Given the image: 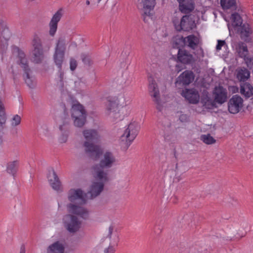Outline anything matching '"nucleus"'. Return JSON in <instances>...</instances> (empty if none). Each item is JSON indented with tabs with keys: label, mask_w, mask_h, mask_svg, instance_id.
Returning <instances> with one entry per match:
<instances>
[{
	"label": "nucleus",
	"mask_w": 253,
	"mask_h": 253,
	"mask_svg": "<svg viewBox=\"0 0 253 253\" xmlns=\"http://www.w3.org/2000/svg\"><path fill=\"white\" fill-rule=\"evenodd\" d=\"M179 2V10L186 15L183 16L180 19L174 17L172 19V23L176 31L177 32L189 31L196 27L194 16L190 14L195 8L193 0H177Z\"/></svg>",
	"instance_id": "f257e3e1"
},
{
	"label": "nucleus",
	"mask_w": 253,
	"mask_h": 253,
	"mask_svg": "<svg viewBox=\"0 0 253 253\" xmlns=\"http://www.w3.org/2000/svg\"><path fill=\"white\" fill-rule=\"evenodd\" d=\"M83 135L86 139L84 143L85 153L89 158L97 161L102 154V149L99 146L93 144V143L99 140L100 135L95 129L84 130L83 131Z\"/></svg>",
	"instance_id": "f03ea898"
},
{
	"label": "nucleus",
	"mask_w": 253,
	"mask_h": 253,
	"mask_svg": "<svg viewBox=\"0 0 253 253\" xmlns=\"http://www.w3.org/2000/svg\"><path fill=\"white\" fill-rule=\"evenodd\" d=\"M102 157L98 164L94 165L92 167V173L95 178L106 180L107 173L104 169L111 168L116 162V158L113 154L106 151L101 155Z\"/></svg>",
	"instance_id": "7ed1b4c3"
},
{
	"label": "nucleus",
	"mask_w": 253,
	"mask_h": 253,
	"mask_svg": "<svg viewBox=\"0 0 253 253\" xmlns=\"http://www.w3.org/2000/svg\"><path fill=\"white\" fill-rule=\"evenodd\" d=\"M71 117L75 126L81 127L86 122V114L83 105L79 103L73 105L71 110Z\"/></svg>",
	"instance_id": "20e7f679"
},
{
	"label": "nucleus",
	"mask_w": 253,
	"mask_h": 253,
	"mask_svg": "<svg viewBox=\"0 0 253 253\" xmlns=\"http://www.w3.org/2000/svg\"><path fill=\"white\" fill-rule=\"evenodd\" d=\"M31 45L34 62L37 64L41 63L44 58L42 40L38 34L34 35Z\"/></svg>",
	"instance_id": "39448f33"
},
{
	"label": "nucleus",
	"mask_w": 253,
	"mask_h": 253,
	"mask_svg": "<svg viewBox=\"0 0 253 253\" xmlns=\"http://www.w3.org/2000/svg\"><path fill=\"white\" fill-rule=\"evenodd\" d=\"M66 40L65 37H60L56 43L53 55L54 61L59 69L62 68L66 50Z\"/></svg>",
	"instance_id": "423d86ee"
},
{
	"label": "nucleus",
	"mask_w": 253,
	"mask_h": 253,
	"mask_svg": "<svg viewBox=\"0 0 253 253\" xmlns=\"http://www.w3.org/2000/svg\"><path fill=\"white\" fill-rule=\"evenodd\" d=\"M138 8L143 10V20L148 22L153 16L151 12L153 9L156 2L155 0H134Z\"/></svg>",
	"instance_id": "0eeeda50"
},
{
	"label": "nucleus",
	"mask_w": 253,
	"mask_h": 253,
	"mask_svg": "<svg viewBox=\"0 0 253 253\" xmlns=\"http://www.w3.org/2000/svg\"><path fill=\"white\" fill-rule=\"evenodd\" d=\"M149 91L151 96L154 98L153 101L157 104V109L161 111L163 106L161 104L159 90L155 81L153 79L149 80Z\"/></svg>",
	"instance_id": "6e6552de"
},
{
	"label": "nucleus",
	"mask_w": 253,
	"mask_h": 253,
	"mask_svg": "<svg viewBox=\"0 0 253 253\" xmlns=\"http://www.w3.org/2000/svg\"><path fill=\"white\" fill-rule=\"evenodd\" d=\"M139 130V126L137 123H130L121 137H125L127 144L129 145L137 135Z\"/></svg>",
	"instance_id": "1a4fd4ad"
},
{
	"label": "nucleus",
	"mask_w": 253,
	"mask_h": 253,
	"mask_svg": "<svg viewBox=\"0 0 253 253\" xmlns=\"http://www.w3.org/2000/svg\"><path fill=\"white\" fill-rule=\"evenodd\" d=\"M95 179H98L99 181H93L90 187L89 191L88 192V193L90 194L91 199L95 198L100 195L104 189L105 183L108 180V177H107L106 180L101 179L100 178Z\"/></svg>",
	"instance_id": "9d476101"
},
{
	"label": "nucleus",
	"mask_w": 253,
	"mask_h": 253,
	"mask_svg": "<svg viewBox=\"0 0 253 253\" xmlns=\"http://www.w3.org/2000/svg\"><path fill=\"white\" fill-rule=\"evenodd\" d=\"M67 217L69 218V220L65 222L66 229L71 233L78 231L81 228V221L76 216L73 214L67 215Z\"/></svg>",
	"instance_id": "9b49d317"
},
{
	"label": "nucleus",
	"mask_w": 253,
	"mask_h": 253,
	"mask_svg": "<svg viewBox=\"0 0 253 253\" xmlns=\"http://www.w3.org/2000/svg\"><path fill=\"white\" fill-rule=\"evenodd\" d=\"M68 200L72 203H78L82 205L86 203V200L84 196L83 191L81 189H71L68 192Z\"/></svg>",
	"instance_id": "f8f14e48"
},
{
	"label": "nucleus",
	"mask_w": 253,
	"mask_h": 253,
	"mask_svg": "<svg viewBox=\"0 0 253 253\" xmlns=\"http://www.w3.org/2000/svg\"><path fill=\"white\" fill-rule=\"evenodd\" d=\"M243 99L237 95H235L229 100L228 110L230 113L237 114L242 107Z\"/></svg>",
	"instance_id": "ddd939ff"
},
{
	"label": "nucleus",
	"mask_w": 253,
	"mask_h": 253,
	"mask_svg": "<svg viewBox=\"0 0 253 253\" xmlns=\"http://www.w3.org/2000/svg\"><path fill=\"white\" fill-rule=\"evenodd\" d=\"M106 113L115 120L120 118L118 103L115 101L107 99L106 102Z\"/></svg>",
	"instance_id": "4468645a"
},
{
	"label": "nucleus",
	"mask_w": 253,
	"mask_h": 253,
	"mask_svg": "<svg viewBox=\"0 0 253 253\" xmlns=\"http://www.w3.org/2000/svg\"><path fill=\"white\" fill-rule=\"evenodd\" d=\"M15 50L18 53L17 64L22 68L24 72H31V69L29 65V61L25 53L18 47H16Z\"/></svg>",
	"instance_id": "2eb2a0df"
},
{
	"label": "nucleus",
	"mask_w": 253,
	"mask_h": 253,
	"mask_svg": "<svg viewBox=\"0 0 253 253\" xmlns=\"http://www.w3.org/2000/svg\"><path fill=\"white\" fill-rule=\"evenodd\" d=\"M67 208L72 214L78 215L84 219L88 218L89 211L86 209L72 203L69 204Z\"/></svg>",
	"instance_id": "dca6fc26"
},
{
	"label": "nucleus",
	"mask_w": 253,
	"mask_h": 253,
	"mask_svg": "<svg viewBox=\"0 0 253 253\" xmlns=\"http://www.w3.org/2000/svg\"><path fill=\"white\" fill-rule=\"evenodd\" d=\"M195 75L192 71L186 70L177 78L175 84L186 85L191 84L194 80Z\"/></svg>",
	"instance_id": "f3484780"
},
{
	"label": "nucleus",
	"mask_w": 253,
	"mask_h": 253,
	"mask_svg": "<svg viewBox=\"0 0 253 253\" xmlns=\"http://www.w3.org/2000/svg\"><path fill=\"white\" fill-rule=\"evenodd\" d=\"M181 95L191 104H197L199 101L200 95L198 91L195 88L183 90Z\"/></svg>",
	"instance_id": "a211bd4d"
},
{
	"label": "nucleus",
	"mask_w": 253,
	"mask_h": 253,
	"mask_svg": "<svg viewBox=\"0 0 253 253\" xmlns=\"http://www.w3.org/2000/svg\"><path fill=\"white\" fill-rule=\"evenodd\" d=\"M214 101L219 104L226 101L227 98V90L222 86H215L213 92Z\"/></svg>",
	"instance_id": "6ab92c4d"
},
{
	"label": "nucleus",
	"mask_w": 253,
	"mask_h": 253,
	"mask_svg": "<svg viewBox=\"0 0 253 253\" xmlns=\"http://www.w3.org/2000/svg\"><path fill=\"white\" fill-rule=\"evenodd\" d=\"M62 16V10L59 9L52 16L49 24V34L51 37L55 35L57 29L58 23L60 20Z\"/></svg>",
	"instance_id": "aec40b11"
},
{
	"label": "nucleus",
	"mask_w": 253,
	"mask_h": 253,
	"mask_svg": "<svg viewBox=\"0 0 253 253\" xmlns=\"http://www.w3.org/2000/svg\"><path fill=\"white\" fill-rule=\"evenodd\" d=\"M48 172L47 178L51 186L55 190H59L61 182L55 171L52 169Z\"/></svg>",
	"instance_id": "412c9836"
},
{
	"label": "nucleus",
	"mask_w": 253,
	"mask_h": 253,
	"mask_svg": "<svg viewBox=\"0 0 253 253\" xmlns=\"http://www.w3.org/2000/svg\"><path fill=\"white\" fill-rule=\"evenodd\" d=\"M177 59L184 64H190L194 61V58L192 54L185 50L179 49L177 54Z\"/></svg>",
	"instance_id": "4be33fe9"
},
{
	"label": "nucleus",
	"mask_w": 253,
	"mask_h": 253,
	"mask_svg": "<svg viewBox=\"0 0 253 253\" xmlns=\"http://www.w3.org/2000/svg\"><path fill=\"white\" fill-rule=\"evenodd\" d=\"M240 34L242 40L246 42L250 41V35L252 33L250 26L248 24H244L240 28Z\"/></svg>",
	"instance_id": "5701e85b"
},
{
	"label": "nucleus",
	"mask_w": 253,
	"mask_h": 253,
	"mask_svg": "<svg viewBox=\"0 0 253 253\" xmlns=\"http://www.w3.org/2000/svg\"><path fill=\"white\" fill-rule=\"evenodd\" d=\"M64 250L63 245L59 241H56L47 248V253H62Z\"/></svg>",
	"instance_id": "b1692460"
},
{
	"label": "nucleus",
	"mask_w": 253,
	"mask_h": 253,
	"mask_svg": "<svg viewBox=\"0 0 253 253\" xmlns=\"http://www.w3.org/2000/svg\"><path fill=\"white\" fill-rule=\"evenodd\" d=\"M172 42L173 47L179 50L186 44V38L181 35H176L172 38Z\"/></svg>",
	"instance_id": "393cba45"
},
{
	"label": "nucleus",
	"mask_w": 253,
	"mask_h": 253,
	"mask_svg": "<svg viewBox=\"0 0 253 253\" xmlns=\"http://www.w3.org/2000/svg\"><path fill=\"white\" fill-rule=\"evenodd\" d=\"M185 38L187 45L192 49H196L199 44V38L194 35H189Z\"/></svg>",
	"instance_id": "a878e982"
},
{
	"label": "nucleus",
	"mask_w": 253,
	"mask_h": 253,
	"mask_svg": "<svg viewBox=\"0 0 253 253\" xmlns=\"http://www.w3.org/2000/svg\"><path fill=\"white\" fill-rule=\"evenodd\" d=\"M232 25L235 28L241 27L242 24V18L239 13L235 12L231 15Z\"/></svg>",
	"instance_id": "bb28decb"
},
{
	"label": "nucleus",
	"mask_w": 253,
	"mask_h": 253,
	"mask_svg": "<svg viewBox=\"0 0 253 253\" xmlns=\"http://www.w3.org/2000/svg\"><path fill=\"white\" fill-rule=\"evenodd\" d=\"M238 52L241 58L245 57L248 54V49L246 43L240 42L238 44Z\"/></svg>",
	"instance_id": "cd10ccee"
},
{
	"label": "nucleus",
	"mask_w": 253,
	"mask_h": 253,
	"mask_svg": "<svg viewBox=\"0 0 253 253\" xmlns=\"http://www.w3.org/2000/svg\"><path fill=\"white\" fill-rule=\"evenodd\" d=\"M18 162L17 161L9 162L7 164L6 171L12 175H14L18 169Z\"/></svg>",
	"instance_id": "c85d7f7f"
},
{
	"label": "nucleus",
	"mask_w": 253,
	"mask_h": 253,
	"mask_svg": "<svg viewBox=\"0 0 253 253\" xmlns=\"http://www.w3.org/2000/svg\"><path fill=\"white\" fill-rule=\"evenodd\" d=\"M31 72H24L23 77L25 82L27 85L30 88H33L35 85V82L34 81L33 78L31 76Z\"/></svg>",
	"instance_id": "c756f323"
},
{
	"label": "nucleus",
	"mask_w": 253,
	"mask_h": 253,
	"mask_svg": "<svg viewBox=\"0 0 253 253\" xmlns=\"http://www.w3.org/2000/svg\"><path fill=\"white\" fill-rule=\"evenodd\" d=\"M81 57L83 62L85 65L89 67L93 65V61L90 54L86 53H82Z\"/></svg>",
	"instance_id": "7c9ffc66"
},
{
	"label": "nucleus",
	"mask_w": 253,
	"mask_h": 253,
	"mask_svg": "<svg viewBox=\"0 0 253 253\" xmlns=\"http://www.w3.org/2000/svg\"><path fill=\"white\" fill-rule=\"evenodd\" d=\"M201 140L207 144H212L216 142L215 139L213 138L210 134H203L201 136Z\"/></svg>",
	"instance_id": "2f4dec72"
},
{
	"label": "nucleus",
	"mask_w": 253,
	"mask_h": 253,
	"mask_svg": "<svg viewBox=\"0 0 253 253\" xmlns=\"http://www.w3.org/2000/svg\"><path fill=\"white\" fill-rule=\"evenodd\" d=\"M69 119L65 118L63 122V124L59 126V128L61 132L69 133Z\"/></svg>",
	"instance_id": "473e14b6"
},
{
	"label": "nucleus",
	"mask_w": 253,
	"mask_h": 253,
	"mask_svg": "<svg viewBox=\"0 0 253 253\" xmlns=\"http://www.w3.org/2000/svg\"><path fill=\"white\" fill-rule=\"evenodd\" d=\"M221 5L223 9H229L236 3L235 0H220Z\"/></svg>",
	"instance_id": "72a5a7b5"
},
{
	"label": "nucleus",
	"mask_w": 253,
	"mask_h": 253,
	"mask_svg": "<svg viewBox=\"0 0 253 253\" xmlns=\"http://www.w3.org/2000/svg\"><path fill=\"white\" fill-rule=\"evenodd\" d=\"M246 89L248 90L245 91L244 88H241V92L244 91L245 93H244L246 97L249 98L252 96L253 95V87L250 84H248L245 85Z\"/></svg>",
	"instance_id": "f704fd0d"
},
{
	"label": "nucleus",
	"mask_w": 253,
	"mask_h": 253,
	"mask_svg": "<svg viewBox=\"0 0 253 253\" xmlns=\"http://www.w3.org/2000/svg\"><path fill=\"white\" fill-rule=\"evenodd\" d=\"M6 117L5 113H0V131L3 129L6 123Z\"/></svg>",
	"instance_id": "c9c22d12"
},
{
	"label": "nucleus",
	"mask_w": 253,
	"mask_h": 253,
	"mask_svg": "<svg viewBox=\"0 0 253 253\" xmlns=\"http://www.w3.org/2000/svg\"><path fill=\"white\" fill-rule=\"evenodd\" d=\"M21 118L18 115H15L11 120V125L16 126L19 125L21 123Z\"/></svg>",
	"instance_id": "e433bc0d"
},
{
	"label": "nucleus",
	"mask_w": 253,
	"mask_h": 253,
	"mask_svg": "<svg viewBox=\"0 0 253 253\" xmlns=\"http://www.w3.org/2000/svg\"><path fill=\"white\" fill-rule=\"evenodd\" d=\"M205 108L212 109L215 107V103L211 99L203 105Z\"/></svg>",
	"instance_id": "4c0bfd02"
},
{
	"label": "nucleus",
	"mask_w": 253,
	"mask_h": 253,
	"mask_svg": "<svg viewBox=\"0 0 253 253\" xmlns=\"http://www.w3.org/2000/svg\"><path fill=\"white\" fill-rule=\"evenodd\" d=\"M243 58H244L248 67L252 66L253 65V58L250 56H247V55L245 57H243Z\"/></svg>",
	"instance_id": "58836bf2"
},
{
	"label": "nucleus",
	"mask_w": 253,
	"mask_h": 253,
	"mask_svg": "<svg viewBox=\"0 0 253 253\" xmlns=\"http://www.w3.org/2000/svg\"><path fill=\"white\" fill-rule=\"evenodd\" d=\"M77 66V63L75 59L71 58L70 61V68L71 71H74Z\"/></svg>",
	"instance_id": "ea45409f"
},
{
	"label": "nucleus",
	"mask_w": 253,
	"mask_h": 253,
	"mask_svg": "<svg viewBox=\"0 0 253 253\" xmlns=\"http://www.w3.org/2000/svg\"><path fill=\"white\" fill-rule=\"evenodd\" d=\"M62 135L59 138V140L61 143H65L68 137V134L69 133H64V132H61Z\"/></svg>",
	"instance_id": "a19ab883"
},
{
	"label": "nucleus",
	"mask_w": 253,
	"mask_h": 253,
	"mask_svg": "<svg viewBox=\"0 0 253 253\" xmlns=\"http://www.w3.org/2000/svg\"><path fill=\"white\" fill-rule=\"evenodd\" d=\"M59 78H60V85L63 87V78H64V73L62 71V68L59 69Z\"/></svg>",
	"instance_id": "79ce46f5"
},
{
	"label": "nucleus",
	"mask_w": 253,
	"mask_h": 253,
	"mask_svg": "<svg viewBox=\"0 0 253 253\" xmlns=\"http://www.w3.org/2000/svg\"><path fill=\"white\" fill-rule=\"evenodd\" d=\"M225 41L218 40L217 44L216 46V49L217 50H219L221 49V47L223 46L224 44H225Z\"/></svg>",
	"instance_id": "37998d69"
},
{
	"label": "nucleus",
	"mask_w": 253,
	"mask_h": 253,
	"mask_svg": "<svg viewBox=\"0 0 253 253\" xmlns=\"http://www.w3.org/2000/svg\"><path fill=\"white\" fill-rule=\"evenodd\" d=\"M179 119L180 121L182 123L187 122L189 121V118L186 114H181L179 116Z\"/></svg>",
	"instance_id": "c03bdc74"
},
{
	"label": "nucleus",
	"mask_w": 253,
	"mask_h": 253,
	"mask_svg": "<svg viewBox=\"0 0 253 253\" xmlns=\"http://www.w3.org/2000/svg\"><path fill=\"white\" fill-rule=\"evenodd\" d=\"M210 99L211 98L207 94H206L202 97L201 102L203 105L204 104H205V102H208V101H209Z\"/></svg>",
	"instance_id": "a18cd8bd"
},
{
	"label": "nucleus",
	"mask_w": 253,
	"mask_h": 253,
	"mask_svg": "<svg viewBox=\"0 0 253 253\" xmlns=\"http://www.w3.org/2000/svg\"><path fill=\"white\" fill-rule=\"evenodd\" d=\"M115 250L113 246H110L104 251V253H115Z\"/></svg>",
	"instance_id": "49530a36"
},
{
	"label": "nucleus",
	"mask_w": 253,
	"mask_h": 253,
	"mask_svg": "<svg viewBox=\"0 0 253 253\" xmlns=\"http://www.w3.org/2000/svg\"><path fill=\"white\" fill-rule=\"evenodd\" d=\"M113 230H114V226L113 225L110 226L109 227V232H108V234L107 236V237L109 238V239L111 238V236H112V234Z\"/></svg>",
	"instance_id": "de8ad7c7"
},
{
	"label": "nucleus",
	"mask_w": 253,
	"mask_h": 253,
	"mask_svg": "<svg viewBox=\"0 0 253 253\" xmlns=\"http://www.w3.org/2000/svg\"><path fill=\"white\" fill-rule=\"evenodd\" d=\"M247 76L246 75H242L241 76V80L242 81H245L246 80H247L250 76V74L249 72H247Z\"/></svg>",
	"instance_id": "09e8293b"
},
{
	"label": "nucleus",
	"mask_w": 253,
	"mask_h": 253,
	"mask_svg": "<svg viewBox=\"0 0 253 253\" xmlns=\"http://www.w3.org/2000/svg\"><path fill=\"white\" fill-rule=\"evenodd\" d=\"M1 112H2L3 113H5L4 106L0 102V113H1Z\"/></svg>",
	"instance_id": "8fccbe9b"
},
{
	"label": "nucleus",
	"mask_w": 253,
	"mask_h": 253,
	"mask_svg": "<svg viewBox=\"0 0 253 253\" xmlns=\"http://www.w3.org/2000/svg\"><path fill=\"white\" fill-rule=\"evenodd\" d=\"M20 253H25V248L24 246H22L20 248Z\"/></svg>",
	"instance_id": "3c124183"
},
{
	"label": "nucleus",
	"mask_w": 253,
	"mask_h": 253,
	"mask_svg": "<svg viewBox=\"0 0 253 253\" xmlns=\"http://www.w3.org/2000/svg\"><path fill=\"white\" fill-rule=\"evenodd\" d=\"M5 32H8V29H4L1 33V35H3V33Z\"/></svg>",
	"instance_id": "603ef678"
},
{
	"label": "nucleus",
	"mask_w": 253,
	"mask_h": 253,
	"mask_svg": "<svg viewBox=\"0 0 253 253\" xmlns=\"http://www.w3.org/2000/svg\"><path fill=\"white\" fill-rule=\"evenodd\" d=\"M181 253H182V252ZM184 253H189V250L188 249H185V251H184Z\"/></svg>",
	"instance_id": "864d4df0"
},
{
	"label": "nucleus",
	"mask_w": 253,
	"mask_h": 253,
	"mask_svg": "<svg viewBox=\"0 0 253 253\" xmlns=\"http://www.w3.org/2000/svg\"><path fill=\"white\" fill-rule=\"evenodd\" d=\"M89 3H90L89 1L88 0H87L86 1V4L87 5H89Z\"/></svg>",
	"instance_id": "5fc2aeb1"
},
{
	"label": "nucleus",
	"mask_w": 253,
	"mask_h": 253,
	"mask_svg": "<svg viewBox=\"0 0 253 253\" xmlns=\"http://www.w3.org/2000/svg\"><path fill=\"white\" fill-rule=\"evenodd\" d=\"M233 202H234V203L235 204H237V200H233Z\"/></svg>",
	"instance_id": "6e6d98bb"
},
{
	"label": "nucleus",
	"mask_w": 253,
	"mask_h": 253,
	"mask_svg": "<svg viewBox=\"0 0 253 253\" xmlns=\"http://www.w3.org/2000/svg\"><path fill=\"white\" fill-rule=\"evenodd\" d=\"M101 0H97V2L99 3V2H100V1H101Z\"/></svg>",
	"instance_id": "4d7b16f0"
}]
</instances>
